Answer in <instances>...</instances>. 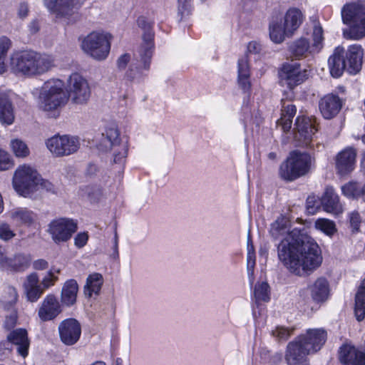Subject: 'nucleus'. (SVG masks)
Instances as JSON below:
<instances>
[{
	"instance_id": "19",
	"label": "nucleus",
	"mask_w": 365,
	"mask_h": 365,
	"mask_svg": "<svg viewBox=\"0 0 365 365\" xmlns=\"http://www.w3.org/2000/svg\"><path fill=\"white\" fill-rule=\"evenodd\" d=\"M30 262V257L22 253H16L12 256L7 255L0 269L9 273L22 272L29 268Z\"/></svg>"
},
{
	"instance_id": "24",
	"label": "nucleus",
	"mask_w": 365,
	"mask_h": 365,
	"mask_svg": "<svg viewBox=\"0 0 365 365\" xmlns=\"http://www.w3.org/2000/svg\"><path fill=\"white\" fill-rule=\"evenodd\" d=\"M339 359L345 365H365V354L351 345L345 344L341 347Z\"/></svg>"
},
{
	"instance_id": "20",
	"label": "nucleus",
	"mask_w": 365,
	"mask_h": 365,
	"mask_svg": "<svg viewBox=\"0 0 365 365\" xmlns=\"http://www.w3.org/2000/svg\"><path fill=\"white\" fill-rule=\"evenodd\" d=\"M138 25L146 30L148 32L143 36L144 43L140 49V57L143 64V68L148 70L150 67V61L152 56L153 48V36L149 31L150 25L146 21L144 17H140L138 19Z\"/></svg>"
},
{
	"instance_id": "50",
	"label": "nucleus",
	"mask_w": 365,
	"mask_h": 365,
	"mask_svg": "<svg viewBox=\"0 0 365 365\" xmlns=\"http://www.w3.org/2000/svg\"><path fill=\"white\" fill-rule=\"evenodd\" d=\"M58 280V277L54 274L52 271H49L47 274L43 277L40 284L45 291L50 287L54 285L56 282Z\"/></svg>"
},
{
	"instance_id": "13",
	"label": "nucleus",
	"mask_w": 365,
	"mask_h": 365,
	"mask_svg": "<svg viewBox=\"0 0 365 365\" xmlns=\"http://www.w3.org/2000/svg\"><path fill=\"white\" fill-rule=\"evenodd\" d=\"M307 71L302 69L297 62L284 63L279 71V77L283 85L293 89L307 78Z\"/></svg>"
},
{
	"instance_id": "26",
	"label": "nucleus",
	"mask_w": 365,
	"mask_h": 365,
	"mask_svg": "<svg viewBox=\"0 0 365 365\" xmlns=\"http://www.w3.org/2000/svg\"><path fill=\"white\" fill-rule=\"evenodd\" d=\"M364 49L360 45L350 46L346 52V58L348 63L347 69L350 73H358L362 67Z\"/></svg>"
},
{
	"instance_id": "64",
	"label": "nucleus",
	"mask_w": 365,
	"mask_h": 365,
	"mask_svg": "<svg viewBox=\"0 0 365 365\" xmlns=\"http://www.w3.org/2000/svg\"><path fill=\"white\" fill-rule=\"evenodd\" d=\"M91 365H106V364H105V362H103L102 361H97Z\"/></svg>"
},
{
	"instance_id": "25",
	"label": "nucleus",
	"mask_w": 365,
	"mask_h": 365,
	"mask_svg": "<svg viewBox=\"0 0 365 365\" xmlns=\"http://www.w3.org/2000/svg\"><path fill=\"white\" fill-rule=\"evenodd\" d=\"M8 342L17 346V352L25 358L28 355L29 340L24 329H16L7 335Z\"/></svg>"
},
{
	"instance_id": "57",
	"label": "nucleus",
	"mask_w": 365,
	"mask_h": 365,
	"mask_svg": "<svg viewBox=\"0 0 365 365\" xmlns=\"http://www.w3.org/2000/svg\"><path fill=\"white\" fill-rule=\"evenodd\" d=\"M29 13V6L26 3L22 2L18 8V16L20 18H25Z\"/></svg>"
},
{
	"instance_id": "60",
	"label": "nucleus",
	"mask_w": 365,
	"mask_h": 365,
	"mask_svg": "<svg viewBox=\"0 0 365 365\" xmlns=\"http://www.w3.org/2000/svg\"><path fill=\"white\" fill-rule=\"evenodd\" d=\"M307 209L309 212L314 213L317 210V206L314 205V197H309L307 200Z\"/></svg>"
},
{
	"instance_id": "22",
	"label": "nucleus",
	"mask_w": 365,
	"mask_h": 365,
	"mask_svg": "<svg viewBox=\"0 0 365 365\" xmlns=\"http://www.w3.org/2000/svg\"><path fill=\"white\" fill-rule=\"evenodd\" d=\"M321 204L325 212L335 215H340L344 211L343 205L339 201L338 195L331 187L326 188L321 198Z\"/></svg>"
},
{
	"instance_id": "53",
	"label": "nucleus",
	"mask_w": 365,
	"mask_h": 365,
	"mask_svg": "<svg viewBox=\"0 0 365 365\" xmlns=\"http://www.w3.org/2000/svg\"><path fill=\"white\" fill-rule=\"evenodd\" d=\"M191 0H178V14L181 16V19L189 15L190 11Z\"/></svg>"
},
{
	"instance_id": "31",
	"label": "nucleus",
	"mask_w": 365,
	"mask_h": 365,
	"mask_svg": "<svg viewBox=\"0 0 365 365\" xmlns=\"http://www.w3.org/2000/svg\"><path fill=\"white\" fill-rule=\"evenodd\" d=\"M14 120V108L6 93L0 92V121L11 125Z\"/></svg>"
},
{
	"instance_id": "41",
	"label": "nucleus",
	"mask_w": 365,
	"mask_h": 365,
	"mask_svg": "<svg viewBox=\"0 0 365 365\" xmlns=\"http://www.w3.org/2000/svg\"><path fill=\"white\" fill-rule=\"evenodd\" d=\"M254 297L255 302L259 304L261 302H267L270 299V288L266 282L256 283L254 288Z\"/></svg>"
},
{
	"instance_id": "3",
	"label": "nucleus",
	"mask_w": 365,
	"mask_h": 365,
	"mask_svg": "<svg viewBox=\"0 0 365 365\" xmlns=\"http://www.w3.org/2000/svg\"><path fill=\"white\" fill-rule=\"evenodd\" d=\"M13 187L21 195L28 197L39 189L51 190L52 185L43 180L37 170L31 166L23 165L15 171Z\"/></svg>"
},
{
	"instance_id": "28",
	"label": "nucleus",
	"mask_w": 365,
	"mask_h": 365,
	"mask_svg": "<svg viewBox=\"0 0 365 365\" xmlns=\"http://www.w3.org/2000/svg\"><path fill=\"white\" fill-rule=\"evenodd\" d=\"M24 287L26 297L31 302H36L42 295L44 290L39 284V279L36 273H31L26 277L24 283Z\"/></svg>"
},
{
	"instance_id": "16",
	"label": "nucleus",
	"mask_w": 365,
	"mask_h": 365,
	"mask_svg": "<svg viewBox=\"0 0 365 365\" xmlns=\"http://www.w3.org/2000/svg\"><path fill=\"white\" fill-rule=\"evenodd\" d=\"M62 312V307L54 294H48L38 309L39 319L44 322L56 319Z\"/></svg>"
},
{
	"instance_id": "47",
	"label": "nucleus",
	"mask_w": 365,
	"mask_h": 365,
	"mask_svg": "<svg viewBox=\"0 0 365 365\" xmlns=\"http://www.w3.org/2000/svg\"><path fill=\"white\" fill-rule=\"evenodd\" d=\"M16 236L15 232L11 229L9 225L2 223L0 225V239L8 241Z\"/></svg>"
},
{
	"instance_id": "56",
	"label": "nucleus",
	"mask_w": 365,
	"mask_h": 365,
	"mask_svg": "<svg viewBox=\"0 0 365 365\" xmlns=\"http://www.w3.org/2000/svg\"><path fill=\"white\" fill-rule=\"evenodd\" d=\"M48 266V263L47 261L43 259H39L34 262L33 267L37 270H43L46 269Z\"/></svg>"
},
{
	"instance_id": "23",
	"label": "nucleus",
	"mask_w": 365,
	"mask_h": 365,
	"mask_svg": "<svg viewBox=\"0 0 365 365\" xmlns=\"http://www.w3.org/2000/svg\"><path fill=\"white\" fill-rule=\"evenodd\" d=\"M44 5L58 18L69 16L74 12L73 0H44Z\"/></svg>"
},
{
	"instance_id": "18",
	"label": "nucleus",
	"mask_w": 365,
	"mask_h": 365,
	"mask_svg": "<svg viewBox=\"0 0 365 365\" xmlns=\"http://www.w3.org/2000/svg\"><path fill=\"white\" fill-rule=\"evenodd\" d=\"M299 336L312 354L319 351L325 344L327 333L324 329H309Z\"/></svg>"
},
{
	"instance_id": "44",
	"label": "nucleus",
	"mask_w": 365,
	"mask_h": 365,
	"mask_svg": "<svg viewBox=\"0 0 365 365\" xmlns=\"http://www.w3.org/2000/svg\"><path fill=\"white\" fill-rule=\"evenodd\" d=\"M10 145L12 152L17 158H26L30 154L28 145L20 139L11 140Z\"/></svg>"
},
{
	"instance_id": "33",
	"label": "nucleus",
	"mask_w": 365,
	"mask_h": 365,
	"mask_svg": "<svg viewBox=\"0 0 365 365\" xmlns=\"http://www.w3.org/2000/svg\"><path fill=\"white\" fill-rule=\"evenodd\" d=\"M296 110L295 106L291 102L282 101V115L280 119L277 120V124L282 127L284 132L289 131L291 128Z\"/></svg>"
},
{
	"instance_id": "52",
	"label": "nucleus",
	"mask_w": 365,
	"mask_h": 365,
	"mask_svg": "<svg viewBox=\"0 0 365 365\" xmlns=\"http://www.w3.org/2000/svg\"><path fill=\"white\" fill-rule=\"evenodd\" d=\"M12 46V42L7 36L0 37V56H6L7 52Z\"/></svg>"
},
{
	"instance_id": "35",
	"label": "nucleus",
	"mask_w": 365,
	"mask_h": 365,
	"mask_svg": "<svg viewBox=\"0 0 365 365\" xmlns=\"http://www.w3.org/2000/svg\"><path fill=\"white\" fill-rule=\"evenodd\" d=\"M119 131L115 124H110L106 128L105 132L102 133L103 139L100 145L103 150H108L113 146H115L120 141Z\"/></svg>"
},
{
	"instance_id": "29",
	"label": "nucleus",
	"mask_w": 365,
	"mask_h": 365,
	"mask_svg": "<svg viewBox=\"0 0 365 365\" xmlns=\"http://www.w3.org/2000/svg\"><path fill=\"white\" fill-rule=\"evenodd\" d=\"M344 53V48L338 46L334 49L333 54L328 60L330 73L334 78L341 76L346 68V64Z\"/></svg>"
},
{
	"instance_id": "39",
	"label": "nucleus",
	"mask_w": 365,
	"mask_h": 365,
	"mask_svg": "<svg viewBox=\"0 0 365 365\" xmlns=\"http://www.w3.org/2000/svg\"><path fill=\"white\" fill-rule=\"evenodd\" d=\"M103 284V277L100 273H93L86 279L84 287L85 294L91 297L93 294H98Z\"/></svg>"
},
{
	"instance_id": "11",
	"label": "nucleus",
	"mask_w": 365,
	"mask_h": 365,
	"mask_svg": "<svg viewBox=\"0 0 365 365\" xmlns=\"http://www.w3.org/2000/svg\"><path fill=\"white\" fill-rule=\"evenodd\" d=\"M294 140L299 146L312 148L317 128L315 120L308 117H297L295 123Z\"/></svg>"
},
{
	"instance_id": "58",
	"label": "nucleus",
	"mask_w": 365,
	"mask_h": 365,
	"mask_svg": "<svg viewBox=\"0 0 365 365\" xmlns=\"http://www.w3.org/2000/svg\"><path fill=\"white\" fill-rule=\"evenodd\" d=\"M261 51V45L256 41H251L247 45V52L257 53Z\"/></svg>"
},
{
	"instance_id": "59",
	"label": "nucleus",
	"mask_w": 365,
	"mask_h": 365,
	"mask_svg": "<svg viewBox=\"0 0 365 365\" xmlns=\"http://www.w3.org/2000/svg\"><path fill=\"white\" fill-rule=\"evenodd\" d=\"M130 56L129 54L122 55L118 60V66L120 69H124L129 62Z\"/></svg>"
},
{
	"instance_id": "2",
	"label": "nucleus",
	"mask_w": 365,
	"mask_h": 365,
	"mask_svg": "<svg viewBox=\"0 0 365 365\" xmlns=\"http://www.w3.org/2000/svg\"><path fill=\"white\" fill-rule=\"evenodd\" d=\"M55 66L53 56L33 51L15 52L10 58L11 70L21 76H39L50 71Z\"/></svg>"
},
{
	"instance_id": "51",
	"label": "nucleus",
	"mask_w": 365,
	"mask_h": 365,
	"mask_svg": "<svg viewBox=\"0 0 365 365\" xmlns=\"http://www.w3.org/2000/svg\"><path fill=\"white\" fill-rule=\"evenodd\" d=\"M349 222L354 232H358L359 230L361 217L358 212L354 211L350 213Z\"/></svg>"
},
{
	"instance_id": "38",
	"label": "nucleus",
	"mask_w": 365,
	"mask_h": 365,
	"mask_svg": "<svg viewBox=\"0 0 365 365\" xmlns=\"http://www.w3.org/2000/svg\"><path fill=\"white\" fill-rule=\"evenodd\" d=\"M354 314L359 322L362 321L365 317V279L359 287L355 295Z\"/></svg>"
},
{
	"instance_id": "5",
	"label": "nucleus",
	"mask_w": 365,
	"mask_h": 365,
	"mask_svg": "<svg viewBox=\"0 0 365 365\" xmlns=\"http://www.w3.org/2000/svg\"><path fill=\"white\" fill-rule=\"evenodd\" d=\"M64 83L60 79H51L41 88L40 106L46 112L56 111L68 101Z\"/></svg>"
},
{
	"instance_id": "32",
	"label": "nucleus",
	"mask_w": 365,
	"mask_h": 365,
	"mask_svg": "<svg viewBox=\"0 0 365 365\" xmlns=\"http://www.w3.org/2000/svg\"><path fill=\"white\" fill-rule=\"evenodd\" d=\"M78 285L76 280L69 279L66 281L61 289V302L68 307L73 305L76 302Z\"/></svg>"
},
{
	"instance_id": "7",
	"label": "nucleus",
	"mask_w": 365,
	"mask_h": 365,
	"mask_svg": "<svg viewBox=\"0 0 365 365\" xmlns=\"http://www.w3.org/2000/svg\"><path fill=\"white\" fill-rule=\"evenodd\" d=\"M312 163V157L306 153L293 151L279 168V175L286 180L292 181L309 173Z\"/></svg>"
},
{
	"instance_id": "10",
	"label": "nucleus",
	"mask_w": 365,
	"mask_h": 365,
	"mask_svg": "<svg viewBox=\"0 0 365 365\" xmlns=\"http://www.w3.org/2000/svg\"><path fill=\"white\" fill-rule=\"evenodd\" d=\"M48 150L56 157L68 156L80 148V139L70 135H55L46 141Z\"/></svg>"
},
{
	"instance_id": "17",
	"label": "nucleus",
	"mask_w": 365,
	"mask_h": 365,
	"mask_svg": "<svg viewBox=\"0 0 365 365\" xmlns=\"http://www.w3.org/2000/svg\"><path fill=\"white\" fill-rule=\"evenodd\" d=\"M357 152L353 147H347L339 152L335 158V168L341 175H345L354 169Z\"/></svg>"
},
{
	"instance_id": "43",
	"label": "nucleus",
	"mask_w": 365,
	"mask_h": 365,
	"mask_svg": "<svg viewBox=\"0 0 365 365\" xmlns=\"http://www.w3.org/2000/svg\"><path fill=\"white\" fill-rule=\"evenodd\" d=\"M314 227L317 230L322 231L329 237L334 235L337 231L335 222L326 218L317 220L314 223Z\"/></svg>"
},
{
	"instance_id": "61",
	"label": "nucleus",
	"mask_w": 365,
	"mask_h": 365,
	"mask_svg": "<svg viewBox=\"0 0 365 365\" xmlns=\"http://www.w3.org/2000/svg\"><path fill=\"white\" fill-rule=\"evenodd\" d=\"M113 257L115 259L118 257V234L116 232H115V237H114V246H113Z\"/></svg>"
},
{
	"instance_id": "6",
	"label": "nucleus",
	"mask_w": 365,
	"mask_h": 365,
	"mask_svg": "<svg viewBox=\"0 0 365 365\" xmlns=\"http://www.w3.org/2000/svg\"><path fill=\"white\" fill-rule=\"evenodd\" d=\"M312 44L308 38L302 36L294 41L289 46V51L297 58H306L309 55L319 53L324 46V30L317 21L313 23L310 30Z\"/></svg>"
},
{
	"instance_id": "8",
	"label": "nucleus",
	"mask_w": 365,
	"mask_h": 365,
	"mask_svg": "<svg viewBox=\"0 0 365 365\" xmlns=\"http://www.w3.org/2000/svg\"><path fill=\"white\" fill-rule=\"evenodd\" d=\"M112 36L105 31H93L82 41L81 48L93 58L102 61L107 58L110 50Z\"/></svg>"
},
{
	"instance_id": "40",
	"label": "nucleus",
	"mask_w": 365,
	"mask_h": 365,
	"mask_svg": "<svg viewBox=\"0 0 365 365\" xmlns=\"http://www.w3.org/2000/svg\"><path fill=\"white\" fill-rule=\"evenodd\" d=\"M341 192L344 195L351 199L364 197L363 185L356 182L350 181L341 187Z\"/></svg>"
},
{
	"instance_id": "48",
	"label": "nucleus",
	"mask_w": 365,
	"mask_h": 365,
	"mask_svg": "<svg viewBox=\"0 0 365 365\" xmlns=\"http://www.w3.org/2000/svg\"><path fill=\"white\" fill-rule=\"evenodd\" d=\"M13 167V163L11 160L8 153L0 150V170H6Z\"/></svg>"
},
{
	"instance_id": "1",
	"label": "nucleus",
	"mask_w": 365,
	"mask_h": 365,
	"mask_svg": "<svg viewBox=\"0 0 365 365\" xmlns=\"http://www.w3.org/2000/svg\"><path fill=\"white\" fill-rule=\"evenodd\" d=\"M270 234L275 239L282 237L277 247L278 257L290 272L304 276L321 264L322 259L318 245L312 237L297 230L289 232L284 218L272 224Z\"/></svg>"
},
{
	"instance_id": "37",
	"label": "nucleus",
	"mask_w": 365,
	"mask_h": 365,
	"mask_svg": "<svg viewBox=\"0 0 365 365\" xmlns=\"http://www.w3.org/2000/svg\"><path fill=\"white\" fill-rule=\"evenodd\" d=\"M250 78V68L247 56H245L238 61V83L244 91H248L251 87Z\"/></svg>"
},
{
	"instance_id": "46",
	"label": "nucleus",
	"mask_w": 365,
	"mask_h": 365,
	"mask_svg": "<svg viewBox=\"0 0 365 365\" xmlns=\"http://www.w3.org/2000/svg\"><path fill=\"white\" fill-rule=\"evenodd\" d=\"M128 154V147L123 144L119 146V148L114 151L113 154V162L115 163H123Z\"/></svg>"
},
{
	"instance_id": "36",
	"label": "nucleus",
	"mask_w": 365,
	"mask_h": 365,
	"mask_svg": "<svg viewBox=\"0 0 365 365\" xmlns=\"http://www.w3.org/2000/svg\"><path fill=\"white\" fill-rule=\"evenodd\" d=\"M269 31L270 39L275 43H281L287 37L290 38L292 36V35H289L287 31L282 20L272 21L269 24Z\"/></svg>"
},
{
	"instance_id": "14",
	"label": "nucleus",
	"mask_w": 365,
	"mask_h": 365,
	"mask_svg": "<svg viewBox=\"0 0 365 365\" xmlns=\"http://www.w3.org/2000/svg\"><path fill=\"white\" fill-rule=\"evenodd\" d=\"M312 354L299 336L287 345L284 360L288 365H302Z\"/></svg>"
},
{
	"instance_id": "42",
	"label": "nucleus",
	"mask_w": 365,
	"mask_h": 365,
	"mask_svg": "<svg viewBox=\"0 0 365 365\" xmlns=\"http://www.w3.org/2000/svg\"><path fill=\"white\" fill-rule=\"evenodd\" d=\"M18 300V293L14 287H8L5 289L4 294L1 299V304L2 307L9 310L12 309Z\"/></svg>"
},
{
	"instance_id": "34",
	"label": "nucleus",
	"mask_w": 365,
	"mask_h": 365,
	"mask_svg": "<svg viewBox=\"0 0 365 365\" xmlns=\"http://www.w3.org/2000/svg\"><path fill=\"white\" fill-rule=\"evenodd\" d=\"M9 215L11 219L20 225L29 226L35 222L36 218V215L32 211L23 207H16L11 210Z\"/></svg>"
},
{
	"instance_id": "21",
	"label": "nucleus",
	"mask_w": 365,
	"mask_h": 365,
	"mask_svg": "<svg viewBox=\"0 0 365 365\" xmlns=\"http://www.w3.org/2000/svg\"><path fill=\"white\" fill-rule=\"evenodd\" d=\"M342 100L336 95L328 94L319 101V110L326 119H331L336 116L342 107Z\"/></svg>"
},
{
	"instance_id": "27",
	"label": "nucleus",
	"mask_w": 365,
	"mask_h": 365,
	"mask_svg": "<svg viewBox=\"0 0 365 365\" xmlns=\"http://www.w3.org/2000/svg\"><path fill=\"white\" fill-rule=\"evenodd\" d=\"M304 14L297 8H289L285 13L282 23L289 35H294L304 21Z\"/></svg>"
},
{
	"instance_id": "15",
	"label": "nucleus",
	"mask_w": 365,
	"mask_h": 365,
	"mask_svg": "<svg viewBox=\"0 0 365 365\" xmlns=\"http://www.w3.org/2000/svg\"><path fill=\"white\" fill-rule=\"evenodd\" d=\"M58 332L61 341L66 345L71 346L76 344L80 338L81 325L75 319H67L60 323Z\"/></svg>"
},
{
	"instance_id": "30",
	"label": "nucleus",
	"mask_w": 365,
	"mask_h": 365,
	"mask_svg": "<svg viewBox=\"0 0 365 365\" xmlns=\"http://www.w3.org/2000/svg\"><path fill=\"white\" fill-rule=\"evenodd\" d=\"M311 297L314 302H325L329 295V285L324 277L318 278L309 286Z\"/></svg>"
},
{
	"instance_id": "12",
	"label": "nucleus",
	"mask_w": 365,
	"mask_h": 365,
	"mask_svg": "<svg viewBox=\"0 0 365 365\" xmlns=\"http://www.w3.org/2000/svg\"><path fill=\"white\" fill-rule=\"evenodd\" d=\"M77 223L68 218H59L48 225V232L55 243L66 242L77 230Z\"/></svg>"
},
{
	"instance_id": "55",
	"label": "nucleus",
	"mask_w": 365,
	"mask_h": 365,
	"mask_svg": "<svg viewBox=\"0 0 365 365\" xmlns=\"http://www.w3.org/2000/svg\"><path fill=\"white\" fill-rule=\"evenodd\" d=\"M88 240V235L86 232L78 233L74 239L75 245L78 248H82L86 245Z\"/></svg>"
},
{
	"instance_id": "54",
	"label": "nucleus",
	"mask_w": 365,
	"mask_h": 365,
	"mask_svg": "<svg viewBox=\"0 0 365 365\" xmlns=\"http://www.w3.org/2000/svg\"><path fill=\"white\" fill-rule=\"evenodd\" d=\"M247 272L250 277H252L254 275V268L255 266V251L249 250L247 252Z\"/></svg>"
},
{
	"instance_id": "4",
	"label": "nucleus",
	"mask_w": 365,
	"mask_h": 365,
	"mask_svg": "<svg viewBox=\"0 0 365 365\" xmlns=\"http://www.w3.org/2000/svg\"><path fill=\"white\" fill-rule=\"evenodd\" d=\"M341 19L349 28L343 31L346 39L359 40L365 37V5L351 3L341 9Z\"/></svg>"
},
{
	"instance_id": "62",
	"label": "nucleus",
	"mask_w": 365,
	"mask_h": 365,
	"mask_svg": "<svg viewBox=\"0 0 365 365\" xmlns=\"http://www.w3.org/2000/svg\"><path fill=\"white\" fill-rule=\"evenodd\" d=\"M6 56H0V74H2L6 71L7 66L5 63Z\"/></svg>"
},
{
	"instance_id": "45",
	"label": "nucleus",
	"mask_w": 365,
	"mask_h": 365,
	"mask_svg": "<svg viewBox=\"0 0 365 365\" xmlns=\"http://www.w3.org/2000/svg\"><path fill=\"white\" fill-rule=\"evenodd\" d=\"M292 334V330L282 327H277L272 331V335L277 340H287Z\"/></svg>"
},
{
	"instance_id": "63",
	"label": "nucleus",
	"mask_w": 365,
	"mask_h": 365,
	"mask_svg": "<svg viewBox=\"0 0 365 365\" xmlns=\"http://www.w3.org/2000/svg\"><path fill=\"white\" fill-rule=\"evenodd\" d=\"M101 195V192L100 190L97 189L95 192L92 193H89V197L91 200L96 201L99 200L100 196Z\"/></svg>"
},
{
	"instance_id": "9",
	"label": "nucleus",
	"mask_w": 365,
	"mask_h": 365,
	"mask_svg": "<svg viewBox=\"0 0 365 365\" xmlns=\"http://www.w3.org/2000/svg\"><path fill=\"white\" fill-rule=\"evenodd\" d=\"M68 100L76 105H85L91 96L88 80L78 73H71L66 81Z\"/></svg>"
},
{
	"instance_id": "49",
	"label": "nucleus",
	"mask_w": 365,
	"mask_h": 365,
	"mask_svg": "<svg viewBox=\"0 0 365 365\" xmlns=\"http://www.w3.org/2000/svg\"><path fill=\"white\" fill-rule=\"evenodd\" d=\"M9 310H11V312L6 316L4 322V327L7 329L14 328L18 319L17 311L14 307Z\"/></svg>"
}]
</instances>
